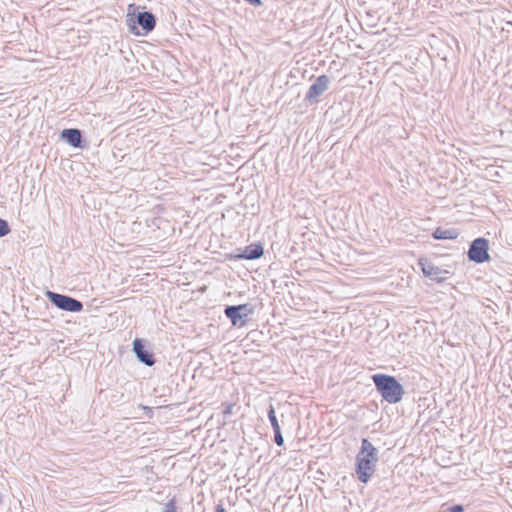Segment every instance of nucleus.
Returning <instances> with one entry per match:
<instances>
[{
    "label": "nucleus",
    "mask_w": 512,
    "mask_h": 512,
    "mask_svg": "<svg viewBox=\"0 0 512 512\" xmlns=\"http://www.w3.org/2000/svg\"><path fill=\"white\" fill-rule=\"evenodd\" d=\"M442 512H464V506L461 504H456L450 507H446V504H443Z\"/></svg>",
    "instance_id": "nucleus-15"
},
{
    "label": "nucleus",
    "mask_w": 512,
    "mask_h": 512,
    "mask_svg": "<svg viewBox=\"0 0 512 512\" xmlns=\"http://www.w3.org/2000/svg\"><path fill=\"white\" fill-rule=\"evenodd\" d=\"M129 31L134 35H147L156 26V17L150 11L128 13L126 20Z\"/></svg>",
    "instance_id": "nucleus-3"
},
{
    "label": "nucleus",
    "mask_w": 512,
    "mask_h": 512,
    "mask_svg": "<svg viewBox=\"0 0 512 512\" xmlns=\"http://www.w3.org/2000/svg\"><path fill=\"white\" fill-rule=\"evenodd\" d=\"M60 138L74 148L83 149L87 145L82 131L77 128L63 129L60 133Z\"/></svg>",
    "instance_id": "nucleus-10"
},
{
    "label": "nucleus",
    "mask_w": 512,
    "mask_h": 512,
    "mask_svg": "<svg viewBox=\"0 0 512 512\" xmlns=\"http://www.w3.org/2000/svg\"><path fill=\"white\" fill-rule=\"evenodd\" d=\"M274 441L280 447L284 445V438L282 436L281 429L274 430Z\"/></svg>",
    "instance_id": "nucleus-17"
},
{
    "label": "nucleus",
    "mask_w": 512,
    "mask_h": 512,
    "mask_svg": "<svg viewBox=\"0 0 512 512\" xmlns=\"http://www.w3.org/2000/svg\"><path fill=\"white\" fill-rule=\"evenodd\" d=\"M237 254L231 255L234 259L256 260L263 256L264 248L261 243H253L244 249H237Z\"/></svg>",
    "instance_id": "nucleus-11"
},
{
    "label": "nucleus",
    "mask_w": 512,
    "mask_h": 512,
    "mask_svg": "<svg viewBox=\"0 0 512 512\" xmlns=\"http://www.w3.org/2000/svg\"><path fill=\"white\" fill-rule=\"evenodd\" d=\"M419 266L423 274L426 277H429L431 280L436 281L438 283H442L447 280V275L449 271L443 270L438 266H435L433 263L429 262L427 259L420 258L418 261Z\"/></svg>",
    "instance_id": "nucleus-8"
},
{
    "label": "nucleus",
    "mask_w": 512,
    "mask_h": 512,
    "mask_svg": "<svg viewBox=\"0 0 512 512\" xmlns=\"http://www.w3.org/2000/svg\"><path fill=\"white\" fill-rule=\"evenodd\" d=\"M163 512H177L176 507V499L175 497L171 498L166 504L163 509Z\"/></svg>",
    "instance_id": "nucleus-16"
},
{
    "label": "nucleus",
    "mask_w": 512,
    "mask_h": 512,
    "mask_svg": "<svg viewBox=\"0 0 512 512\" xmlns=\"http://www.w3.org/2000/svg\"><path fill=\"white\" fill-rule=\"evenodd\" d=\"M378 460V449L367 438H363L355 463V471L360 482H369L375 472Z\"/></svg>",
    "instance_id": "nucleus-1"
},
{
    "label": "nucleus",
    "mask_w": 512,
    "mask_h": 512,
    "mask_svg": "<svg viewBox=\"0 0 512 512\" xmlns=\"http://www.w3.org/2000/svg\"><path fill=\"white\" fill-rule=\"evenodd\" d=\"M254 313V307L249 304L228 305L224 309V315L231 321L235 327H243L250 320Z\"/></svg>",
    "instance_id": "nucleus-4"
},
{
    "label": "nucleus",
    "mask_w": 512,
    "mask_h": 512,
    "mask_svg": "<svg viewBox=\"0 0 512 512\" xmlns=\"http://www.w3.org/2000/svg\"><path fill=\"white\" fill-rule=\"evenodd\" d=\"M440 512H442V509L440 510Z\"/></svg>",
    "instance_id": "nucleus-20"
},
{
    "label": "nucleus",
    "mask_w": 512,
    "mask_h": 512,
    "mask_svg": "<svg viewBox=\"0 0 512 512\" xmlns=\"http://www.w3.org/2000/svg\"><path fill=\"white\" fill-rule=\"evenodd\" d=\"M330 85V78L323 74L316 78L315 82L309 87L306 95L305 101L309 103H317L318 97H320L324 92H326Z\"/></svg>",
    "instance_id": "nucleus-7"
},
{
    "label": "nucleus",
    "mask_w": 512,
    "mask_h": 512,
    "mask_svg": "<svg viewBox=\"0 0 512 512\" xmlns=\"http://www.w3.org/2000/svg\"><path fill=\"white\" fill-rule=\"evenodd\" d=\"M46 296L57 308L68 312H80L83 310V303L71 296L47 291Z\"/></svg>",
    "instance_id": "nucleus-5"
},
{
    "label": "nucleus",
    "mask_w": 512,
    "mask_h": 512,
    "mask_svg": "<svg viewBox=\"0 0 512 512\" xmlns=\"http://www.w3.org/2000/svg\"><path fill=\"white\" fill-rule=\"evenodd\" d=\"M231 409H232V406H231V405H228V406L226 407V409L224 410L223 414H224V415L231 414Z\"/></svg>",
    "instance_id": "nucleus-19"
},
{
    "label": "nucleus",
    "mask_w": 512,
    "mask_h": 512,
    "mask_svg": "<svg viewBox=\"0 0 512 512\" xmlns=\"http://www.w3.org/2000/svg\"><path fill=\"white\" fill-rule=\"evenodd\" d=\"M489 241L484 237L474 239L468 250V259L475 263H484L490 260Z\"/></svg>",
    "instance_id": "nucleus-6"
},
{
    "label": "nucleus",
    "mask_w": 512,
    "mask_h": 512,
    "mask_svg": "<svg viewBox=\"0 0 512 512\" xmlns=\"http://www.w3.org/2000/svg\"><path fill=\"white\" fill-rule=\"evenodd\" d=\"M215 512H226V510L222 505L219 504L216 506Z\"/></svg>",
    "instance_id": "nucleus-18"
},
{
    "label": "nucleus",
    "mask_w": 512,
    "mask_h": 512,
    "mask_svg": "<svg viewBox=\"0 0 512 512\" xmlns=\"http://www.w3.org/2000/svg\"><path fill=\"white\" fill-rule=\"evenodd\" d=\"M459 236V231L456 228H442L438 227L432 233V237L436 240H453Z\"/></svg>",
    "instance_id": "nucleus-12"
},
{
    "label": "nucleus",
    "mask_w": 512,
    "mask_h": 512,
    "mask_svg": "<svg viewBox=\"0 0 512 512\" xmlns=\"http://www.w3.org/2000/svg\"><path fill=\"white\" fill-rule=\"evenodd\" d=\"M373 383L382 398L390 404L399 403L405 394L402 384L391 375L374 374Z\"/></svg>",
    "instance_id": "nucleus-2"
},
{
    "label": "nucleus",
    "mask_w": 512,
    "mask_h": 512,
    "mask_svg": "<svg viewBox=\"0 0 512 512\" xmlns=\"http://www.w3.org/2000/svg\"><path fill=\"white\" fill-rule=\"evenodd\" d=\"M11 229L8 222L2 218H0V238L8 235Z\"/></svg>",
    "instance_id": "nucleus-14"
},
{
    "label": "nucleus",
    "mask_w": 512,
    "mask_h": 512,
    "mask_svg": "<svg viewBox=\"0 0 512 512\" xmlns=\"http://www.w3.org/2000/svg\"><path fill=\"white\" fill-rule=\"evenodd\" d=\"M133 352L137 359L146 366H153L156 362L153 352L146 349L145 340L141 338H135L133 343Z\"/></svg>",
    "instance_id": "nucleus-9"
},
{
    "label": "nucleus",
    "mask_w": 512,
    "mask_h": 512,
    "mask_svg": "<svg viewBox=\"0 0 512 512\" xmlns=\"http://www.w3.org/2000/svg\"><path fill=\"white\" fill-rule=\"evenodd\" d=\"M267 415H268V419L271 423V426L273 428V431L277 430V429L280 430L281 427H280L279 421L277 419L275 409L272 404L269 405V408L267 410Z\"/></svg>",
    "instance_id": "nucleus-13"
}]
</instances>
